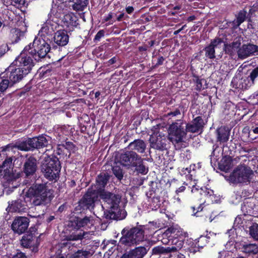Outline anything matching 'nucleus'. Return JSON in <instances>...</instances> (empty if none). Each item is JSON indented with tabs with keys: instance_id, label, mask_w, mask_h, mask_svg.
Masks as SVG:
<instances>
[{
	"instance_id": "1",
	"label": "nucleus",
	"mask_w": 258,
	"mask_h": 258,
	"mask_svg": "<svg viewBox=\"0 0 258 258\" xmlns=\"http://www.w3.org/2000/svg\"><path fill=\"white\" fill-rule=\"evenodd\" d=\"M107 181V177L105 174L99 175L96 179V184L88 189L81 203L87 208H93L95 202L100 196L103 201V204L101 205L102 208L105 210L104 213L108 212L109 214L110 218H124L125 215L122 217L120 216L121 212L124 213L119 207L120 197L118 195L106 192L103 189Z\"/></svg>"
},
{
	"instance_id": "2",
	"label": "nucleus",
	"mask_w": 258,
	"mask_h": 258,
	"mask_svg": "<svg viewBox=\"0 0 258 258\" xmlns=\"http://www.w3.org/2000/svg\"><path fill=\"white\" fill-rule=\"evenodd\" d=\"M53 191L46 184H39L29 188L28 196L34 198L33 203L35 206L44 205L49 203L53 198Z\"/></svg>"
},
{
	"instance_id": "3",
	"label": "nucleus",
	"mask_w": 258,
	"mask_h": 258,
	"mask_svg": "<svg viewBox=\"0 0 258 258\" xmlns=\"http://www.w3.org/2000/svg\"><path fill=\"white\" fill-rule=\"evenodd\" d=\"M60 170L59 162L56 158L45 157L41 165V171L49 180H56Z\"/></svg>"
},
{
	"instance_id": "4",
	"label": "nucleus",
	"mask_w": 258,
	"mask_h": 258,
	"mask_svg": "<svg viewBox=\"0 0 258 258\" xmlns=\"http://www.w3.org/2000/svg\"><path fill=\"white\" fill-rule=\"evenodd\" d=\"M29 51L32 57L38 61L40 58L45 57L50 50V46L43 37H37L31 44Z\"/></svg>"
},
{
	"instance_id": "5",
	"label": "nucleus",
	"mask_w": 258,
	"mask_h": 258,
	"mask_svg": "<svg viewBox=\"0 0 258 258\" xmlns=\"http://www.w3.org/2000/svg\"><path fill=\"white\" fill-rule=\"evenodd\" d=\"M152 133L150 137V143L152 148L159 150L166 148L165 131L163 126L157 125L152 127Z\"/></svg>"
},
{
	"instance_id": "6",
	"label": "nucleus",
	"mask_w": 258,
	"mask_h": 258,
	"mask_svg": "<svg viewBox=\"0 0 258 258\" xmlns=\"http://www.w3.org/2000/svg\"><path fill=\"white\" fill-rule=\"evenodd\" d=\"M30 45L27 46L25 47L21 54L16 58L13 62L18 67L21 68L24 70L25 74L30 73L32 67L34 66L33 60L31 58V55L29 51Z\"/></svg>"
},
{
	"instance_id": "7",
	"label": "nucleus",
	"mask_w": 258,
	"mask_h": 258,
	"mask_svg": "<svg viewBox=\"0 0 258 258\" xmlns=\"http://www.w3.org/2000/svg\"><path fill=\"white\" fill-rule=\"evenodd\" d=\"M253 175L251 169L245 166H239L230 176V180L233 182L247 183L250 182Z\"/></svg>"
},
{
	"instance_id": "8",
	"label": "nucleus",
	"mask_w": 258,
	"mask_h": 258,
	"mask_svg": "<svg viewBox=\"0 0 258 258\" xmlns=\"http://www.w3.org/2000/svg\"><path fill=\"white\" fill-rule=\"evenodd\" d=\"M168 132V139L173 144L182 142L186 134L181 121L172 123Z\"/></svg>"
},
{
	"instance_id": "9",
	"label": "nucleus",
	"mask_w": 258,
	"mask_h": 258,
	"mask_svg": "<svg viewBox=\"0 0 258 258\" xmlns=\"http://www.w3.org/2000/svg\"><path fill=\"white\" fill-rule=\"evenodd\" d=\"M144 233L143 230L138 228L131 229L126 235L121 238L120 242L125 245L131 246L139 244L144 240Z\"/></svg>"
},
{
	"instance_id": "10",
	"label": "nucleus",
	"mask_w": 258,
	"mask_h": 258,
	"mask_svg": "<svg viewBox=\"0 0 258 258\" xmlns=\"http://www.w3.org/2000/svg\"><path fill=\"white\" fill-rule=\"evenodd\" d=\"M117 162L127 168L135 167L141 161V158L133 151H126L119 155Z\"/></svg>"
},
{
	"instance_id": "11",
	"label": "nucleus",
	"mask_w": 258,
	"mask_h": 258,
	"mask_svg": "<svg viewBox=\"0 0 258 258\" xmlns=\"http://www.w3.org/2000/svg\"><path fill=\"white\" fill-rule=\"evenodd\" d=\"M4 72L7 73V76L13 85L20 82L24 76L27 75L23 70L21 69V68L15 67L13 63Z\"/></svg>"
},
{
	"instance_id": "12",
	"label": "nucleus",
	"mask_w": 258,
	"mask_h": 258,
	"mask_svg": "<svg viewBox=\"0 0 258 258\" xmlns=\"http://www.w3.org/2000/svg\"><path fill=\"white\" fill-rule=\"evenodd\" d=\"M254 55H258V46L253 44H243L238 51V57L240 59H245Z\"/></svg>"
},
{
	"instance_id": "13",
	"label": "nucleus",
	"mask_w": 258,
	"mask_h": 258,
	"mask_svg": "<svg viewBox=\"0 0 258 258\" xmlns=\"http://www.w3.org/2000/svg\"><path fill=\"white\" fill-rule=\"evenodd\" d=\"M224 43L220 38L213 40L210 45L206 48V54L210 58L215 57L216 51H222L224 50Z\"/></svg>"
},
{
	"instance_id": "14",
	"label": "nucleus",
	"mask_w": 258,
	"mask_h": 258,
	"mask_svg": "<svg viewBox=\"0 0 258 258\" xmlns=\"http://www.w3.org/2000/svg\"><path fill=\"white\" fill-rule=\"evenodd\" d=\"M29 223V220L27 218L19 217L14 220L12 224V229L15 232L22 234L27 229Z\"/></svg>"
},
{
	"instance_id": "15",
	"label": "nucleus",
	"mask_w": 258,
	"mask_h": 258,
	"mask_svg": "<svg viewBox=\"0 0 258 258\" xmlns=\"http://www.w3.org/2000/svg\"><path fill=\"white\" fill-rule=\"evenodd\" d=\"M57 26V23L54 22L50 20L46 21L39 31L38 37H40L41 38L44 37L43 38L45 39L46 35H51L54 32L56 29Z\"/></svg>"
},
{
	"instance_id": "16",
	"label": "nucleus",
	"mask_w": 258,
	"mask_h": 258,
	"mask_svg": "<svg viewBox=\"0 0 258 258\" xmlns=\"http://www.w3.org/2000/svg\"><path fill=\"white\" fill-rule=\"evenodd\" d=\"M164 244L169 243L171 246H168L170 252L175 251L180 249L183 244V238H170L167 241L166 239H162Z\"/></svg>"
},
{
	"instance_id": "17",
	"label": "nucleus",
	"mask_w": 258,
	"mask_h": 258,
	"mask_svg": "<svg viewBox=\"0 0 258 258\" xmlns=\"http://www.w3.org/2000/svg\"><path fill=\"white\" fill-rule=\"evenodd\" d=\"M76 17L73 13L65 15L62 22L63 27L68 31H72L77 26Z\"/></svg>"
},
{
	"instance_id": "18",
	"label": "nucleus",
	"mask_w": 258,
	"mask_h": 258,
	"mask_svg": "<svg viewBox=\"0 0 258 258\" xmlns=\"http://www.w3.org/2000/svg\"><path fill=\"white\" fill-rule=\"evenodd\" d=\"M21 243L25 247H37L39 244L38 238L31 233L23 235Z\"/></svg>"
},
{
	"instance_id": "19",
	"label": "nucleus",
	"mask_w": 258,
	"mask_h": 258,
	"mask_svg": "<svg viewBox=\"0 0 258 258\" xmlns=\"http://www.w3.org/2000/svg\"><path fill=\"white\" fill-rule=\"evenodd\" d=\"M37 168V161L32 157L28 158L24 165V172L27 176L33 174Z\"/></svg>"
},
{
	"instance_id": "20",
	"label": "nucleus",
	"mask_w": 258,
	"mask_h": 258,
	"mask_svg": "<svg viewBox=\"0 0 258 258\" xmlns=\"http://www.w3.org/2000/svg\"><path fill=\"white\" fill-rule=\"evenodd\" d=\"M93 220L89 217H86L83 219H77L76 221L71 222V225L75 229H78L81 227L91 228L93 225Z\"/></svg>"
},
{
	"instance_id": "21",
	"label": "nucleus",
	"mask_w": 258,
	"mask_h": 258,
	"mask_svg": "<svg viewBox=\"0 0 258 258\" xmlns=\"http://www.w3.org/2000/svg\"><path fill=\"white\" fill-rule=\"evenodd\" d=\"M148 249L143 246H139L131 250L127 254H124L121 258H143Z\"/></svg>"
},
{
	"instance_id": "22",
	"label": "nucleus",
	"mask_w": 258,
	"mask_h": 258,
	"mask_svg": "<svg viewBox=\"0 0 258 258\" xmlns=\"http://www.w3.org/2000/svg\"><path fill=\"white\" fill-rule=\"evenodd\" d=\"M163 236H167L169 238H184L182 229L177 225L168 228L163 234Z\"/></svg>"
},
{
	"instance_id": "23",
	"label": "nucleus",
	"mask_w": 258,
	"mask_h": 258,
	"mask_svg": "<svg viewBox=\"0 0 258 258\" xmlns=\"http://www.w3.org/2000/svg\"><path fill=\"white\" fill-rule=\"evenodd\" d=\"M203 119L201 117L198 116L190 123L187 124L186 131L191 133L198 132L203 126Z\"/></svg>"
},
{
	"instance_id": "24",
	"label": "nucleus",
	"mask_w": 258,
	"mask_h": 258,
	"mask_svg": "<svg viewBox=\"0 0 258 258\" xmlns=\"http://www.w3.org/2000/svg\"><path fill=\"white\" fill-rule=\"evenodd\" d=\"M53 39L54 42L59 46H65L69 42V36L64 31H57Z\"/></svg>"
},
{
	"instance_id": "25",
	"label": "nucleus",
	"mask_w": 258,
	"mask_h": 258,
	"mask_svg": "<svg viewBox=\"0 0 258 258\" xmlns=\"http://www.w3.org/2000/svg\"><path fill=\"white\" fill-rule=\"evenodd\" d=\"M240 46V40H237L229 44L226 45L224 43V50L225 51L226 53L231 55H233L236 53L238 54V51Z\"/></svg>"
},
{
	"instance_id": "26",
	"label": "nucleus",
	"mask_w": 258,
	"mask_h": 258,
	"mask_svg": "<svg viewBox=\"0 0 258 258\" xmlns=\"http://www.w3.org/2000/svg\"><path fill=\"white\" fill-rule=\"evenodd\" d=\"M93 234V231L80 232L79 233L73 232L71 234L68 235L66 239L68 240H77L83 238H89Z\"/></svg>"
},
{
	"instance_id": "27",
	"label": "nucleus",
	"mask_w": 258,
	"mask_h": 258,
	"mask_svg": "<svg viewBox=\"0 0 258 258\" xmlns=\"http://www.w3.org/2000/svg\"><path fill=\"white\" fill-rule=\"evenodd\" d=\"M219 165L221 170L227 171L234 165L233 161L230 156H226L221 160Z\"/></svg>"
},
{
	"instance_id": "28",
	"label": "nucleus",
	"mask_w": 258,
	"mask_h": 258,
	"mask_svg": "<svg viewBox=\"0 0 258 258\" xmlns=\"http://www.w3.org/2000/svg\"><path fill=\"white\" fill-rule=\"evenodd\" d=\"M217 135L218 141L224 143L229 139V131L225 126H221L217 130Z\"/></svg>"
},
{
	"instance_id": "29",
	"label": "nucleus",
	"mask_w": 258,
	"mask_h": 258,
	"mask_svg": "<svg viewBox=\"0 0 258 258\" xmlns=\"http://www.w3.org/2000/svg\"><path fill=\"white\" fill-rule=\"evenodd\" d=\"M30 144L32 145L33 149L41 148L47 145V140L44 136H41L31 139Z\"/></svg>"
},
{
	"instance_id": "30",
	"label": "nucleus",
	"mask_w": 258,
	"mask_h": 258,
	"mask_svg": "<svg viewBox=\"0 0 258 258\" xmlns=\"http://www.w3.org/2000/svg\"><path fill=\"white\" fill-rule=\"evenodd\" d=\"M129 147L132 150L137 151L140 153H143L145 151L146 146L143 140H137L131 143Z\"/></svg>"
},
{
	"instance_id": "31",
	"label": "nucleus",
	"mask_w": 258,
	"mask_h": 258,
	"mask_svg": "<svg viewBox=\"0 0 258 258\" xmlns=\"http://www.w3.org/2000/svg\"><path fill=\"white\" fill-rule=\"evenodd\" d=\"M26 31V28L24 27L22 28H13L11 30V34L15 40L16 42H17L21 37H23Z\"/></svg>"
},
{
	"instance_id": "32",
	"label": "nucleus",
	"mask_w": 258,
	"mask_h": 258,
	"mask_svg": "<svg viewBox=\"0 0 258 258\" xmlns=\"http://www.w3.org/2000/svg\"><path fill=\"white\" fill-rule=\"evenodd\" d=\"M31 139H29L27 140L23 141L20 143H17L15 146V147L18 148L19 150L22 151H29L32 149V145L30 144Z\"/></svg>"
},
{
	"instance_id": "33",
	"label": "nucleus",
	"mask_w": 258,
	"mask_h": 258,
	"mask_svg": "<svg viewBox=\"0 0 258 258\" xmlns=\"http://www.w3.org/2000/svg\"><path fill=\"white\" fill-rule=\"evenodd\" d=\"M242 251L248 254H256L258 252V245L248 244L244 245L242 248Z\"/></svg>"
},
{
	"instance_id": "34",
	"label": "nucleus",
	"mask_w": 258,
	"mask_h": 258,
	"mask_svg": "<svg viewBox=\"0 0 258 258\" xmlns=\"http://www.w3.org/2000/svg\"><path fill=\"white\" fill-rule=\"evenodd\" d=\"M22 205L20 201H13L11 204H9L7 208L8 212H19L21 210Z\"/></svg>"
},
{
	"instance_id": "35",
	"label": "nucleus",
	"mask_w": 258,
	"mask_h": 258,
	"mask_svg": "<svg viewBox=\"0 0 258 258\" xmlns=\"http://www.w3.org/2000/svg\"><path fill=\"white\" fill-rule=\"evenodd\" d=\"M254 82L248 76L241 78L240 86L242 89H247L252 86Z\"/></svg>"
},
{
	"instance_id": "36",
	"label": "nucleus",
	"mask_w": 258,
	"mask_h": 258,
	"mask_svg": "<svg viewBox=\"0 0 258 258\" xmlns=\"http://www.w3.org/2000/svg\"><path fill=\"white\" fill-rule=\"evenodd\" d=\"M88 4L87 0H76L73 5V9L76 11H83Z\"/></svg>"
},
{
	"instance_id": "37",
	"label": "nucleus",
	"mask_w": 258,
	"mask_h": 258,
	"mask_svg": "<svg viewBox=\"0 0 258 258\" xmlns=\"http://www.w3.org/2000/svg\"><path fill=\"white\" fill-rule=\"evenodd\" d=\"M249 234L254 239L258 240V224L253 223L249 227Z\"/></svg>"
},
{
	"instance_id": "38",
	"label": "nucleus",
	"mask_w": 258,
	"mask_h": 258,
	"mask_svg": "<svg viewBox=\"0 0 258 258\" xmlns=\"http://www.w3.org/2000/svg\"><path fill=\"white\" fill-rule=\"evenodd\" d=\"M170 252L168 247H164L161 246L154 247L152 249V253L153 254H159L161 253H167Z\"/></svg>"
},
{
	"instance_id": "39",
	"label": "nucleus",
	"mask_w": 258,
	"mask_h": 258,
	"mask_svg": "<svg viewBox=\"0 0 258 258\" xmlns=\"http://www.w3.org/2000/svg\"><path fill=\"white\" fill-rule=\"evenodd\" d=\"M200 193L201 195L210 199L213 202V198L214 197L213 190L207 188H205L204 190L203 188H201Z\"/></svg>"
},
{
	"instance_id": "40",
	"label": "nucleus",
	"mask_w": 258,
	"mask_h": 258,
	"mask_svg": "<svg viewBox=\"0 0 258 258\" xmlns=\"http://www.w3.org/2000/svg\"><path fill=\"white\" fill-rule=\"evenodd\" d=\"M200 193L201 195L210 199L213 202V198L214 197L213 190L207 188H205L204 190L203 188H201Z\"/></svg>"
},
{
	"instance_id": "41",
	"label": "nucleus",
	"mask_w": 258,
	"mask_h": 258,
	"mask_svg": "<svg viewBox=\"0 0 258 258\" xmlns=\"http://www.w3.org/2000/svg\"><path fill=\"white\" fill-rule=\"evenodd\" d=\"M112 170L114 174L118 179H121L122 178V170L119 166L117 165H114L112 167Z\"/></svg>"
},
{
	"instance_id": "42",
	"label": "nucleus",
	"mask_w": 258,
	"mask_h": 258,
	"mask_svg": "<svg viewBox=\"0 0 258 258\" xmlns=\"http://www.w3.org/2000/svg\"><path fill=\"white\" fill-rule=\"evenodd\" d=\"M89 252L87 251L78 250L73 254L70 258H87Z\"/></svg>"
},
{
	"instance_id": "43",
	"label": "nucleus",
	"mask_w": 258,
	"mask_h": 258,
	"mask_svg": "<svg viewBox=\"0 0 258 258\" xmlns=\"http://www.w3.org/2000/svg\"><path fill=\"white\" fill-rule=\"evenodd\" d=\"M143 160L141 159V162L137 164L135 167H136V170L142 174H146L148 171V169L142 164Z\"/></svg>"
},
{
	"instance_id": "44",
	"label": "nucleus",
	"mask_w": 258,
	"mask_h": 258,
	"mask_svg": "<svg viewBox=\"0 0 258 258\" xmlns=\"http://www.w3.org/2000/svg\"><path fill=\"white\" fill-rule=\"evenodd\" d=\"M246 12L244 11H240L237 17V25L239 26L242 22H243L246 18Z\"/></svg>"
},
{
	"instance_id": "45",
	"label": "nucleus",
	"mask_w": 258,
	"mask_h": 258,
	"mask_svg": "<svg viewBox=\"0 0 258 258\" xmlns=\"http://www.w3.org/2000/svg\"><path fill=\"white\" fill-rule=\"evenodd\" d=\"M248 137L252 140L258 138V127L251 129L249 132Z\"/></svg>"
},
{
	"instance_id": "46",
	"label": "nucleus",
	"mask_w": 258,
	"mask_h": 258,
	"mask_svg": "<svg viewBox=\"0 0 258 258\" xmlns=\"http://www.w3.org/2000/svg\"><path fill=\"white\" fill-rule=\"evenodd\" d=\"M61 147L69 150L70 152L74 151L75 148L74 145L70 142H66L65 144L63 145Z\"/></svg>"
},
{
	"instance_id": "47",
	"label": "nucleus",
	"mask_w": 258,
	"mask_h": 258,
	"mask_svg": "<svg viewBox=\"0 0 258 258\" xmlns=\"http://www.w3.org/2000/svg\"><path fill=\"white\" fill-rule=\"evenodd\" d=\"M8 49V46L5 43H0V57L4 55Z\"/></svg>"
},
{
	"instance_id": "48",
	"label": "nucleus",
	"mask_w": 258,
	"mask_h": 258,
	"mask_svg": "<svg viewBox=\"0 0 258 258\" xmlns=\"http://www.w3.org/2000/svg\"><path fill=\"white\" fill-rule=\"evenodd\" d=\"M249 77L251 78V80L253 82L254 81L255 79L258 77V67L255 68L251 71Z\"/></svg>"
},
{
	"instance_id": "49",
	"label": "nucleus",
	"mask_w": 258,
	"mask_h": 258,
	"mask_svg": "<svg viewBox=\"0 0 258 258\" xmlns=\"http://www.w3.org/2000/svg\"><path fill=\"white\" fill-rule=\"evenodd\" d=\"M12 3L17 7H21L24 6L25 0H12Z\"/></svg>"
},
{
	"instance_id": "50",
	"label": "nucleus",
	"mask_w": 258,
	"mask_h": 258,
	"mask_svg": "<svg viewBox=\"0 0 258 258\" xmlns=\"http://www.w3.org/2000/svg\"><path fill=\"white\" fill-rule=\"evenodd\" d=\"M12 161H13V160H12V158H11V157L6 159L3 162V166L4 168L6 167L7 169L8 167L10 168L12 164Z\"/></svg>"
},
{
	"instance_id": "51",
	"label": "nucleus",
	"mask_w": 258,
	"mask_h": 258,
	"mask_svg": "<svg viewBox=\"0 0 258 258\" xmlns=\"http://www.w3.org/2000/svg\"><path fill=\"white\" fill-rule=\"evenodd\" d=\"M70 126H63L61 127L60 130L62 133V134L65 136H68L70 134L71 132L69 131Z\"/></svg>"
},
{
	"instance_id": "52",
	"label": "nucleus",
	"mask_w": 258,
	"mask_h": 258,
	"mask_svg": "<svg viewBox=\"0 0 258 258\" xmlns=\"http://www.w3.org/2000/svg\"><path fill=\"white\" fill-rule=\"evenodd\" d=\"M104 35V32L103 30H100L95 35V40L99 41L101 37Z\"/></svg>"
},
{
	"instance_id": "53",
	"label": "nucleus",
	"mask_w": 258,
	"mask_h": 258,
	"mask_svg": "<svg viewBox=\"0 0 258 258\" xmlns=\"http://www.w3.org/2000/svg\"><path fill=\"white\" fill-rule=\"evenodd\" d=\"M12 258H27L24 253L21 252H18L17 254L12 256Z\"/></svg>"
},
{
	"instance_id": "54",
	"label": "nucleus",
	"mask_w": 258,
	"mask_h": 258,
	"mask_svg": "<svg viewBox=\"0 0 258 258\" xmlns=\"http://www.w3.org/2000/svg\"><path fill=\"white\" fill-rule=\"evenodd\" d=\"M134 10V9L133 7L128 6L126 8V11L129 14L132 13L133 12Z\"/></svg>"
},
{
	"instance_id": "55",
	"label": "nucleus",
	"mask_w": 258,
	"mask_h": 258,
	"mask_svg": "<svg viewBox=\"0 0 258 258\" xmlns=\"http://www.w3.org/2000/svg\"><path fill=\"white\" fill-rule=\"evenodd\" d=\"M185 189V186H181L176 190V192L177 194H178V193L183 192V191H184Z\"/></svg>"
},
{
	"instance_id": "56",
	"label": "nucleus",
	"mask_w": 258,
	"mask_h": 258,
	"mask_svg": "<svg viewBox=\"0 0 258 258\" xmlns=\"http://www.w3.org/2000/svg\"><path fill=\"white\" fill-rule=\"evenodd\" d=\"M112 18V14L111 13H110L106 17V18L104 19L105 21L106 22L108 21Z\"/></svg>"
},
{
	"instance_id": "57",
	"label": "nucleus",
	"mask_w": 258,
	"mask_h": 258,
	"mask_svg": "<svg viewBox=\"0 0 258 258\" xmlns=\"http://www.w3.org/2000/svg\"><path fill=\"white\" fill-rule=\"evenodd\" d=\"M116 61V59L115 57H113L111 59H109L108 61V63L109 65H111L113 64Z\"/></svg>"
},
{
	"instance_id": "58",
	"label": "nucleus",
	"mask_w": 258,
	"mask_h": 258,
	"mask_svg": "<svg viewBox=\"0 0 258 258\" xmlns=\"http://www.w3.org/2000/svg\"><path fill=\"white\" fill-rule=\"evenodd\" d=\"M194 167H195V165H193V166L190 165L189 168H186L185 169V170L186 171L184 172V174H186L187 173H189L190 172L191 167H192V169H194Z\"/></svg>"
},
{
	"instance_id": "59",
	"label": "nucleus",
	"mask_w": 258,
	"mask_h": 258,
	"mask_svg": "<svg viewBox=\"0 0 258 258\" xmlns=\"http://www.w3.org/2000/svg\"><path fill=\"white\" fill-rule=\"evenodd\" d=\"M216 234L213 232H210L209 234L207 235L208 238H210L211 237L215 236Z\"/></svg>"
},
{
	"instance_id": "60",
	"label": "nucleus",
	"mask_w": 258,
	"mask_h": 258,
	"mask_svg": "<svg viewBox=\"0 0 258 258\" xmlns=\"http://www.w3.org/2000/svg\"><path fill=\"white\" fill-rule=\"evenodd\" d=\"M185 27V25H184L183 26H182L180 29L175 31L174 32V34H177L178 33H179L182 30H183V29Z\"/></svg>"
},
{
	"instance_id": "61",
	"label": "nucleus",
	"mask_w": 258,
	"mask_h": 258,
	"mask_svg": "<svg viewBox=\"0 0 258 258\" xmlns=\"http://www.w3.org/2000/svg\"><path fill=\"white\" fill-rule=\"evenodd\" d=\"M123 16H124V14H120L117 17V20L118 21H120L122 19V18L123 17Z\"/></svg>"
},
{
	"instance_id": "62",
	"label": "nucleus",
	"mask_w": 258,
	"mask_h": 258,
	"mask_svg": "<svg viewBox=\"0 0 258 258\" xmlns=\"http://www.w3.org/2000/svg\"><path fill=\"white\" fill-rule=\"evenodd\" d=\"M176 258H185V256L182 254H179L177 255Z\"/></svg>"
},
{
	"instance_id": "63",
	"label": "nucleus",
	"mask_w": 258,
	"mask_h": 258,
	"mask_svg": "<svg viewBox=\"0 0 258 258\" xmlns=\"http://www.w3.org/2000/svg\"><path fill=\"white\" fill-rule=\"evenodd\" d=\"M180 114V112L179 111H175L171 113V114H172L174 116H175V115H176L177 114Z\"/></svg>"
},
{
	"instance_id": "64",
	"label": "nucleus",
	"mask_w": 258,
	"mask_h": 258,
	"mask_svg": "<svg viewBox=\"0 0 258 258\" xmlns=\"http://www.w3.org/2000/svg\"><path fill=\"white\" fill-rule=\"evenodd\" d=\"M174 199L177 201L178 203H181L180 199L179 197H174Z\"/></svg>"
}]
</instances>
